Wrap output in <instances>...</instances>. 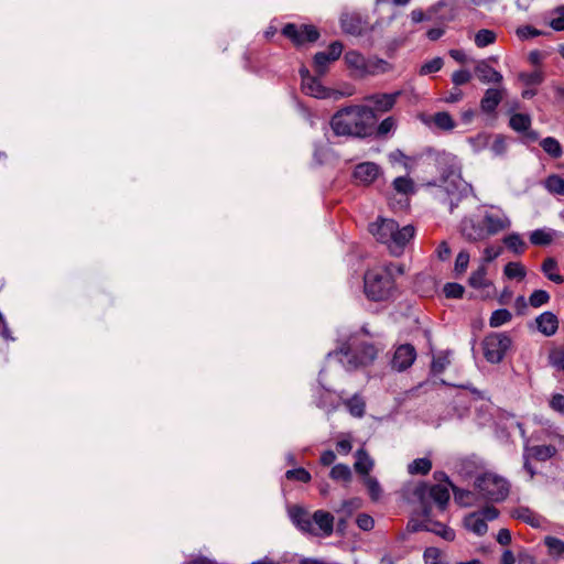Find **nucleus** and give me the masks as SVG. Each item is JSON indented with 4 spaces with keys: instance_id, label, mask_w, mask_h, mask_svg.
<instances>
[{
    "instance_id": "f257e3e1",
    "label": "nucleus",
    "mask_w": 564,
    "mask_h": 564,
    "mask_svg": "<svg viewBox=\"0 0 564 564\" xmlns=\"http://www.w3.org/2000/svg\"><path fill=\"white\" fill-rule=\"evenodd\" d=\"M376 119L371 107L351 105L333 115L330 127L336 135L365 139L373 134Z\"/></svg>"
},
{
    "instance_id": "f03ea898",
    "label": "nucleus",
    "mask_w": 564,
    "mask_h": 564,
    "mask_svg": "<svg viewBox=\"0 0 564 564\" xmlns=\"http://www.w3.org/2000/svg\"><path fill=\"white\" fill-rule=\"evenodd\" d=\"M366 296L371 301L389 300L395 291V282L391 273L380 267L368 270L364 276Z\"/></svg>"
},
{
    "instance_id": "7ed1b4c3",
    "label": "nucleus",
    "mask_w": 564,
    "mask_h": 564,
    "mask_svg": "<svg viewBox=\"0 0 564 564\" xmlns=\"http://www.w3.org/2000/svg\"><path fill=\"white\" fill-rule=\"evenodd\" d=\"M478 497L488 502L503 501L510 491V484L503 477L494 473L478 475L474 481Z\"/></svg>"
},
{
    "instance_id": "20e7f679",
    "label": "nucleus",
    "mask_w": 564,
    "mask_h": 564,
    "mask_svg": "<svg viewBox=\"0 0 564 564\" xmlns=\"http://www.w3.org/2000/svg\"><path fill=\"white\" fill-rule=\"evenodd\" d=\"M343 358L340 361L350 369L361 366H368L377 358L378 349L369 341L351 337L349 341L340 349Z\"/></svg>"
},
{
    "instance_id": "39448f33",
    "label": "nucleus",
    "mask_w": 564,
    "mask_h": 564,
    "mask_svg": "<svg viewBox=\"0 0 564 564\" xmlns=\"http://www.w3.org/2000/svg\"><path fill=\"white\" fill-rule=\"evenodd\" d=\"M511 347L512 338L506 332L489 333L481 341L484 357L490 364H500Z\"/></svg>"
},
{
    "instance_id": "423d86ee",
    "label": "nucleus",
    "mask_w": 564,
    "mask_h": 564,
    "mask_svg": "<svg viewBox=\"0 0 564 564\" xmlns=\"http://www.w3.org/2000/svg\"><path fill=\"white\" fill-rule=\"evenodd\" d=\"M282 34L290 39L296 46L305 43H314L319 37V32L314 25H296L294 23L285 24L282 29Z\"/></svg>"
},
{
    "instance_id": "0eeeda50",
    "label": "nucleus",
    "mask_w": 564,
    "mask_h": 564,
    "mask_svg": "<svg viewBox=\"0 0 564 564\" xmlns=\"http://www.w3.org/2000/svg\"><path fill=\"white\" fill-rule=\"evenodd\" d=\"M415 495L420 498L421 507L431 506L426 499H432L441 510H444L449 501L448 488L444 485H422L416 488Z\"/></svg>"
},
{
    "instance_id": "6e6552de",
    "label": "nucleus",
    "mask_w": 564,
    "mask_h": 564,
    "mask_svg": "<svg viewBox=\"0 0 564 564\" xmlns=\"http://www.w3.org/2000/svg\"><path fill=\"white\" fill-rule=\"evenodd\" d=\"M434 195L441 204L448 207L449 213H453L460 202L467 197L466 188L458 189L455 184L436 186Z\"/></svg>"
},
{
    "instance_id": "1a4fd4ad",
    "label": "nucleus",
    "mask_w": 564,
    "mask_h": 564,
    "mask_svg": "<svg viewBox=\"0 0 564 564\" xmlns=\"http://www.w3.org/2000/svg\"><path fill=\"white\" fill-rule=\"evenodd\" d=\"M343 44L339 41L330 43L327 51L317 52L314 55V68L317 75L323 76L326 74L330 63L337 61L343 53Z\"/></svg>"
},
{
    "instance_id": "9d476101",
    "label": "nucleus",
    "mask_w": 564,
    "mask_h": 564,
    "mask_svg": "<svg viewBox=\"0 0 564 564\" xmlns=\"http://www.w3.org/2000/svg\"><path fill=\"white\" fill-rule=\"evenodd\" d=\"M416 359V350L411 344L400 345L391 359V368L401 372L410 368Z\"/></svg>"
},
{
    "instance_id": "9b49d317",
    "label": "nucleus",
    "mask_w": 564,
    "mask_h": 564,
    "mask_svg": "<svg viewBox=\"0 0 564 564\" xmlns=\"http://www.w3.org/2000/svg\"><path fill=\"white\" fill-rule=\"evenodd\" d=\"M334 516L325 510H316L312 514L313 532L311 535L314 536H329L334 531Z\"/></svg>"
},
{
    "instance_id": "f8f14e48",
    "label": "nucleus",
    "mask_w": 564,
    "mask_h": 564,
    "mask_svg": "<svg viewBox=\"0 0 564 564\" xmlns=\"http://www.w3.org/2000/svg\"><path fill=\"white\" fill-rule=\"evenodd\" d=\"M414 228L406 225L402 228L397 227L395 232L392 234L391 240L388 241V248L392 256L399 257L403 253L405 245L413 238Z\"/></svg>"
},
{
    "instance_id": "ddd939ff",
    "label": "nucleus",
    "mask_w": 564,
    "mask_h": 564,
    "mask_svg": "<svg viewBox=\"0 0 564 564\" xmlns=\"http://www.w3.org/2000/svg\"><path fill=\"white\" fill-rule=\"evenodd\" d=\"M302 77V88L306 95L315 98H327L329 90L324 87L321 80L310 75V72L305 68L300 70Z\"/></svg>"
},
{
    "instance_id": "4468645a",
    "label": "nucleus",
    "mask_w": 564,
    "mask_h": 564,
    "mask_svg": "<svg viewBox=\"0 0 564 564\" xmlns=\"http://www.w3.org/2000/svg\"><path fill=\"white\" fill-rule=\"evenodd\" d=\"M460 232L470 242L482 241L489 238L482 221H475L473 218H464L462 220Z\"/></svg>"
},
{
    "instance_id": "2eb2a0df",
    "label": "nucleus",
    "mask_w": 564,
    "mask_h": 564,
    "mask_svg": "<svg viewBox=\"0 0 564 564\" xmlns=\"http://www.w3.org/2000/svg\"><path fill=\"white\" fill-rule=\"evenodd\" d=\"M398 223L393 219H380L370 224L369 231L381 243H388L392 234L395 232Z\"/></svg>"
},
{
    "instance_id": "dca6fc26",
    "label": "nucleus",
    "mask_w": 564,
    "mask_h": 564,
    "mask_svg": "<svg viewBox=\"0 0 564 564\" xmlns=\"http://www.w3.org/2000/svg\"><path fill=\"white\" fill-rule=\"evenodd\" d=\"M380 174V166L373 162L359 163L354 170V177L356 181L365 185L373 183Z\"/></svg>"
},
{
    "instance_id": "f3484780",
    "label": "nucleus",
    "mask_w": 564,
    "mask_h": 564,
    "mask_svg": "<svg viewBox=\"0 0 564 564\" xmlns=\"http://www.w3.org/2000/svg\"><path fill=\"white\" fill-rule=\"evenodd\" d=\"M401 91L391 94H373L365 97V100L373 105V112H387L393 108Z\"/></svg>"
},
{
    "instance_id": "a211bd4d",
    "label": "nucleus",
    "mask_w": 564,
    "mask_h": 564,
    "mask_svg": "<svg viewBox=\"0 0 564 564\" xmlns=\"http://www.w3.org/2000/svg\"><path fill=\"white\" fill-rule=\"evenodd\" d=\"M289 517L292 523L303 533L313 532L312 516L300 506H293L289 509Z\"/></svg>"
},
{
    "instance_id": "6ab92c4d",
    "label": "nucleus",
    "mask_w": 564,
    "mask_h": 564,
    "mask_svg": "<svg viewBox=\"0 0 564 564\" xmlns=\"http://www.w3.org/2000/svg\"><path fill=\"white\" fill-rule=\"evenodd\" d=\"M481 221L488 237L497 235L510 226L508 217L501 214L486 213Z\"/></svg>"
},
{
    "instance_id": "aec40b11",
    "label": "nucleus",
    "mask_w": 564,
    "mask_h": 564,
    "mask_svg": "<svg viewBox=\"0 0 564 564\" xmlns=\"http://www.w3.org/2000/svg\"><path fill=\"white\" fill-rule=\"evenodd\" d=\"M557 449L554 445H529L528 441L524 443L523 456L531 457L538 462H545L555 456Z\"/></svg>"
},
{
    "instance_id": "412c9836",
    "label": "nucleus",
    "mask_w": 564,
    "mask_h": 564,
    "mask_svg": "<svg viewBox=\"0 0 564 564\" xmlns=\"http://www.w3.org/2000/svg\"><path fill=\"white\" fill-rule=\"evenodd\" d=\"M535 323L538 330L546 337L553 336L558 329V318L550 311L540 314Z\"/></svg>"
},
{
    "instance_id": "4be33fe9",
    "label": "nucleus",
    "mask_w": 564,
    "mask_h": 564,
    "mask_svg": "<svg viewBox=\"0 0 564 564\" xmlns=\"http://www.w3.org/2000/svg\"><path fill=\"white\" fill-rule=\"evenodd\" d=\"M475 74L477 78L484 84H500L502 75L492 68L487 61H479L475 66Z\"/></svg>"
},
{
    "instance_id": "5701e85b",
    "label": "nucleus",
    "mask_w": 564,
    "mask_h": 564,
    "mask_svg": "<svg viewBox=\"0 0 564 564\" xmlns=\"http://www.w3.org/2000/svg\"><path fill=\"white\" fill-rule=\"evenodd\" d=\"M503 98L502 90L488 88L480 100V108L485 113H492Z\"/></svg>"
},
{
    "instance_id": "b1692460",
    "label": "nucleus",
    "mask_w": 564,
    "mask_h": 564,
    "mask_svg": "<svg viewBox=\"0 0 564 564\" xmlns=\"http://www.w3.org/2000/svg\"><path fill=\"white\" fill-rule=\"evenodd\" d=\"M340 25L345 33L360 35L364 31V23L358 14L345 13L340 18Z\"/></svg>"
},
{
    "instance_id": "393cba45",
    "label": "nucleus",
    "mask_w": 564,
    "mask_h": 564,
    "mask_svg": "<svg viewBox=\"0 0 564 564\" xmlns=\"http://www.w3.org/2000/svg\"><path fill=\"white\" fill-rule=\"evenodd\" d=\"M511 517L521 520L533 528H540L543 522V518L528 507L516 508L511 511Z\"/></svg>"
},
{
    "instance_id": "a878e982",
    "label": "nucleus",
    "mask_w": 564,
    "mask_h": 564,
    "mask_svg": "<svg viewBox=\"0 0 564 564\" xmlns=\"http://www.w3.org/2000/svg\"><path fill=\"white\" fill-rule=\"evenodd\" d=\"M464 523L467 530L479 536L484 535L488 530L487 522L478 512H473L465 517Z\"/></svg>"
},
{
    "instance_id": "bb28decb",
    "label": "nucleus",
    "mask_w": 564,
    "mask_h": 564,
    "mask_svg": "<svg viewBox=\"0 0 564 564\" xmlns=\"http://www.w3.org/2000/svg\"><path fill=\"white\" fill-rule=\"evenodd\" d=\"M544 545L547 549V554L553 560H558L564 555V541L552 535H546L543 540Z\"/></svg>"
},
{
    "instance_id": "cd10ccee",
    "label": "nucleus",
    "mask_w": 564,
    "mask_h": 564,
    "mask_svg": "<svg viewBox=\"0 0 564 564\" xmlns=\"http://www.w3.org/2000/svg\"><path fill=\"white\" fill-rule=\"evenodd\" d=\"M354 466L358 474L368 475L373 467V460L364 448H360L356 452V463Z\"/></svg>"
},
{
    "instance_id": "c85d7f7f",
    "label": "nucleus",
    "mask_w": 564,
    "mask_h": 564,
    "mask_svg": "<svg viewBox=\"0 0 564 564\" xmlns=\"http://www.w3.org/2000/svg\"><path fill=\"white\" fill-rule=\"evenodd\" d=\"M422 516L424 518L423 521L410 520L406 524V533H415L419 531H427L430 517H431V506L422 507Z\"/></svg>"
},
{
    "instance_id": "c756f323",
    "label": "nucleus",
    "mask_w": 564,
    "mask_h": 564,
    "mask_svg": "<svg viewBox=\"0 0 564 564\" xmlns=\"http://www.w3.org/2000/svg\"><path fill=\"white\" fill-rule=\"evenodd\" d=\"M451 488L454 494V499L457 503L464 507H470L476 501L477 492H473L470 490H465L456 487L454 484H451Z\"/></svg>"
},
{
    "instance_id": "7c9ffc66",
    "label": "nucleus",
    "mask_w": 564,
    "mask_h": 564,
    "mask_svg": "<svg viewBox=\"0 0 564 564\" xmlns=\"http://www.w3.org/2000/svg\"><path fill=\"white\" fill-rule=\"evenodd\" d=\"M542 272L545 274V276L556 283V284H562L564 282V278L556 273L555 271L557 270V262L555 261V259L553 258H547L543 261L542 263Z\"/></svg>"
},
{
    "instance_id": "2f4dec72",
    "label": "nucleus",
    "mask_w": 564,
    "mask_h": 564,
    "mask_svg": "<svg viewBox=\"0 0 564 564\" xmlns=\"http://www.w3.org/2000/svg\"><path fill=\"white\" fill-rule=\"evenodd\" d=\"M390 69V64L381 58L366 59V67L364 75H378L386 73Z\"/></svg>"
},
{
    "instance_id": "473e14b6",
    "label": "nucleus",
    "mask_w": 564,
    "mask_h": 564,
    "mask_svg": "<svg viewBox=\"0 0 564 564\" xmlns=\"http://www.w3.org/2000/svg\"><path fill=\"white\" fill-rule=\"evenodd\" d=\"M505 246L516 254L524 252L527 245L521 236L517 232H512L503 238Z\"/></svg>"
},
{
    "instance_id": "72a5a7b5",
    "label": "nucleus",
    "mask_w": 564,
    "mask_h": 564,
    "mask_svg": "<svg viewBox=\"0 0 564 564\" xmlns=\"http://www.w3.org/2000/svg\"><path fill=\"white\" fill-rule=\"evenodd\" d=\"M553 239V230L535 229L530 234V242L534 246H549Z\"/></svg>"
},
{
    "instance_id": "f704fd0d",
    "label": "nucleus",
    "mask_w": 564,
    "mask_h": 564,
    "mask_svg": "<svg viewBox=\"0 0 564 564\" xmlns=\"http://www.w3.org/2000/svg\"><path fill=\"white\" fill-rule=\"evenodd\" d=\"M487 275V268L485 264H481L477 270H475L469 279L468 283L470 286L475 289H482L489 285V282L486 278Z\"/></svg>"
},
{
    "instance_id": "c9c22d12",
    "label": "nucleus",
    "mask_w": 564,
    "mask_h": 564,
    "mask_svg": "<svg viewBox=\"0 0 564 564\" xmlns=\"http://www.w3.org/2000/svg\"><path fill=\"white\" fill-rule=\"evenodd\" d=\"M349 413L355 417H362L366 410L364 399L357 394L352 395L345 402Z\"/></svg>"
},
{
    "instance_id": "e433bc0d",
    "label": "nucleus",
    "mask_w": 564,
    "mask_h": 564,
    "mask_svg": "<svg viewBox=\"0 0 564 564\" xmlns=\"http://www.w3.org/2000/svg\"><path fill=\"white\" fill-rule=\"evenodd\" d=\"M432 469V462L429 458H416L408 466L411 475H426Z\"/></svg>"
},
{
    "instance_id": "4c0bfd02",
    "label": "nucleus",
    "mask_w": 564,
    "mask_h": 564,
    "mask_svg": "<svg viewBox=\"0 0 564 564\" xmlns=\"http://www.w3.org/2000/svg\"><path fill=\"white\" fill-rule=\"evenodd\" d=\"M510 127L517 132H524L531 126V117L527 113H514L509 121Z\"/></svg>"
},
{
    "instance_id": "58836bf2",
    "label": "nucleus",
    "mask_w": 564,
    "mask_h": 564,
    "mask_svg": "<svg viewBox=\"0 0 564 564\" xmlns=\"http://www.w3.org/2000/svg\"><path fill=\"white\" fill-rule=\"evenodd\" d=\"M427 531L440 535L446 541H453L455 539L454 530L437 521L430 520Z\"/></svg>"
},
{
    "instance_id": "ea45409f",
    "label": "nucleus",
    "mask_w": 564,
    "mask_h": 564,
    "mask_svg": "<svg viewBox=\"0 0 564 564\" xmlns=\"http://www.w3.org/2000/svg\"><path fill=\"white\" fill-rule=\"evenodd\" d=\"M433 122L438 129L444 131H451L456 126L452 116L446 111L436 112L433 116Z\"/></svg>"
},
{
    "instance_id": "a19ab883",
    "label": "nucleus",
    "mask_w": 564,
    "mask_h": 564,
    "mask_svg": "<svg viewBox=\"0 0 564 564\" xmlns=\"http://www.w3.org/2000/svg\"><path fill=\"white\" fill-rule=\"evenodd\" d=\"M345 62L349 67L359 70L361 74L365 73L366 58L357 51L347 52L345 54Z\"/></svg>"
},
{
    "instance_id": "79ce46f5",
    "label": "nucleus",
    "mask_w": 564,
    "mask_h": 564,
    "mask_svg": "<svg viewBox=\"0 0 564 564\" xmlns=\"http://www.w3.org/2000/svg\"><path fill=\"white\" fill-rule=\"evenodd\" d=\"M540 145L550 156L554 159H557L562 155V147L560 142L553 137L544 138L540 142Z\"/></svg>"
},
{
    "instance_id": "37998d69",
    "label": "nucleus",
    "mask_w": 564,
    "mask_h": 564,
    "mask_svg": "<svg viewBox=\"0 0 564 564\" xmlns=\"http://www.w3.org/2000/svg\"><path fill=\"white\" fill-rule=\"evenodd\" d=\"M314 402L316 406L319 409H324L327 411H333L336 409L332 400L330 393L322 388H318L316 390V397Z\"/></svg>"
},
{
    "instance_id": "c03bdc74",
    "label": "nucleus",
    "mask_w": 564,
    "mask_h": 564,
    "mask_svg": "<svg viewBox=\"0 0 564 564\" xmlns=\"http://www.w3.org/2000/svg\"><path fill=\"white\" fill-rule=\"evenodd\" d=\"M397 128V120L393 117H387L383 119L377 129L373 128V134H376L377 138H384L390 132L394 131Z\"/></svg>"
},
{
    "instance_id": "a18cd8bd",
    "label": "nucleus",
    "mask_w": 564,
    "mask_h": 564,
    "mask_svg": "<svg viewBox=\"0 0 564 564\" xmlns=\"http://www.w3.org/2000/svg\"><path fill=\"white\" fill-rule=\"evenodd\" d=\"M512 318L511 313L506 308H499L492 312L489 318V325L494 328L507 324Z\"/></svg>"
},
{
    "instance_id": "49530a36",
    "label": "nucleus",
    "mask_w": 564,
    "mask_h": 564,
    "mask_svg": "<svg viewBox=\"0 0 564 564\" xmlns=\"http://www.w3.org/2000/svg\"><path fill=\"white\" fill-rule=\"evenodd\" d=\"M549 365L558 371L564 372V348H554L547 356Z\"/></svg>"
},
{
    "instance_id": "de8ad7c7",
    "label": "nucleus",
    "mask_w": 564,
    "mask_h": 564,
    "mask_svg": "<svg viewBox=\"0 0 564 564\" xmlns=\"http://www.w3.org/2000/svg\"><path fill=\"white\" fill-rule=\"evenodd\" d=\"M393 188L404 195L414 193V183L411 178L406 176H399L393 181Z\"/></svg>"
},
{
    "instance_id": "09e8293b",
    "label": "nucleus",
    "mask_w": 564,
    "mask_h": 564,
    "mask_svg": "<svg viewBox=\"0 0 564 564\" xmlns=\"http://www.w3.org/2000/svg\"><path fill=\"white\" fill-rule=\"evenodd\" d=\"M329 476L334 480L348 482L351 479V470L345 464H337L332 468Z\"/></svg>"
},
{
    "instance_id": "8fccbe9b",
    "label": "nucleus",
    "mask_w": 564,
    "mask_h": 564,
    "mask_svg": "<svg viewBox=\"0 0 564 564\" xmlns=\"http://www.w3.org/2000/svg\"><path fill=\"white\" fill-rule=\"evenodd\" d=\"M496 33L488 29L479 30L475 35V44L478 47H485L492 44L496 41Z\"/></svg>"
},
{
    "instance_id": "3c124183",
    "label": "nucleus",
    "mask_w": 564,
    "mask_h": 564,
    "mask_svg": "<svg viewBox=\"0 0 564 564\" xmlns=\"http://www.w3.org/2000/svg\"><path fill=\"white\" fill-rule=\"evenodd\" d=\"M503 273L509 279L522 280L525 276V269L520 262H509L505 265Z\"/></svg>"
},
{
    "instance_id": "603ef678",
    "label": "nucleus",
    "mask_w": 564,
    "mask_h": 564,
    "mask_svg": "<svg viewBox=\"0 0 564 564\" xmlns=\"http://www.w3.org/2000/svg\"><path fill=\"white\" fill-rule=\"evenodd\" d=\"M451 360L448 352H442L438 356L433 357L431 371L434 375H440L447 368Z\"/></svg>"
},
{
    "instance_id": "864d4df0",
    "label": "nucleus",
    "mask_w": 564,
    "mask_h": 564,
    "mask_svg": "<svg viewBox=\"0 0 564 564\" xmlns=\"http://www.w3.org/2000/svg\"><path fill=\"white\" fill-rule=\"evenodd\" d=\"M285 478L288 480H293V481H300V482H303V484H307V482L311 481L312 476H311V474L305 468L299 467V468H294V469H289L285 473Z\"/></svg>"
},
{
    "instance_id": "5fc2aeb1",
    "label": "nucleus",
    "mask_w": 564,
    "mask_h": 564,
    "mask_svg": "<svg viewBox=\"0 0 564 564\" xmlns=\"http://www.w3.org/2000/svg\"><path fill=\"white\" fill-rule=\"evenodd\" d=\"M545 187L550 193L564 195V180L558 175H551L545 181Z\"/></svg>"
},
{
    "instance_id": "6e6d98bb",
    "label": "nucleus",
    "mask_w": 564,
    "mask_h": 564,
    "mask_svg": "<svg viewBox=\"0 0 564 564\" xmlns=\"http://www.w3.org/2000/svg\"><path fill=\"white\" fill-rule=\"evenodd\" d=\"M550 301V294L544 290H535L529 297V304L534 307H541L542 305L547 304Z\"/></svg>"
},
{
    "instance_id": "4d7b16f0",
    "label": "nucleus",
    "mask_w": 564,
    "mask_h": 564,
    "mask_svg": "<svg viewBox=\"0 0 564 564\" xmlns=\"http://www.w3.org/2000/svg\"><path fill=\"white\" fill-rule=\"evenodd\" d=\"M464 291V286L455 282L446 283L443 288V292L447 299H460L463 297Z\"/></svg>"
},
{
    "instance_id": "13d9d810",
    "label": "nucleus",
    "mask_w": 564,
    "mask_h": 564,
    "mask_svg": "<svg viewBox=\"0 0 564 564\" xmlns=\"http://www.w3.org/2000/svg\"><path fill=\"white\" fill-rule=\"evenodd\" d=\"M443 64H444V62L441 57H434L421 66L420 74L429 75L432 73H436V72L441 70V68L443 67Z\"/></svg>"
},
{
    "instance_id": "bf43d9fd",
    "label": "nucleus",
    "mask_w": 564,
    "mask_h": 564,
    "mask_svg": "<svg viewBox=\"0 0 564 564\" xmlns=\"http://www.w3.org/2000/svg\"><path fill=\"white\" fill-rule=\"evenodd\" d=\"M425 564H446L443 561L442 552L437 547H427L424 551Z\"/></svg>"
},
{
    "instance_id": "052dcab7",
    "label": "nucleus",
    "mask_w": 564,
    "mask_h": 564,
    "mask_svg": "<svg viewBox=\"0 0 564 564\" xmlns=\"http://www.w3.org/2000/svg\"><path fill=\"white\" fill-rule=\"evenodd\" d=\"M553 14L555 17L551 20L550 26L555 31H564V6L555 8Z\"/></svg>"
},
{
    "instance_id": "680f3d73",
    "label": "nucleus",
    "mask_w": 564,
    "mask_h": 564,
    "mask_svg": "<svg viewBox=\"0 0 564 564\" xmlns=\"http://www.w3.org/2000/svg\"><path fill=\"white\" fill-rule=\"evenodd\" d=\"M366 486L372 500L377 501L381 496V487L378 480L373 477H367Z\"/></svg>"
},
{
    "instance_id": "e2e57ef3",
    "label": "nucleus",
    "mask_w": 564,
    "mask_h": 564,
    "mask_svg": "<svg viewBox=\"0 0 564 564\" xmlns=\"http://www.w3.org/2000/svg\"><path fill=\"white\" fill-rule=\"evenodd\" d=\"M469 253L466 250H462L455 260V271L457 273H463L466 271L469 263Z\"/></svg>"
},
{
    "instance_id": "0e129e2a",
    "label": "nucleus",
    "mask_w": 564,
    "mask_h": 564,
    "mask_svg": "<svg viewBox=\"0 0 564 564\" xmlns=\"http://www.w3.org/2000/svg\"><path fill=\"white\" fill-rule=\"evenodd\" d=\"M356 523L359 529L364 531H370L375 527V520L367 513H359L356 519Z\"/></svg>"
},
{
    "instance_id": "69168bd1",
    "label": "nucleus",
    "mask_w": 564,
    "mask_h": 564,
    "mask_svg": "<svg viewBox=\"0 0 564 564\" xmlns=\"http://www.w3.org/2000/svg\"><path fill=\"white\" fill-rule=\"evenodd\" d=\"M471 79V74L467 69H459L453 73L452 82L455 86L467 84Z\"/></svg>"
},
{
    "instance_id": "338daca9",
    "label": "nucleus",
    "mask_w": 564,
    "mask_h": 564,
    "mask_svg": "<svg viewBox=\"0 0 564 564\" xmlns=\"http://www.w3.org/2000/svg\"><path fill=\"white\" fill-rule=\"evenodd\" d=\"M517 34L520 39L528 40L531 37L539 36L541 34V31L536 30L535 28H533L531 25H524L517 30Z\"/></svg>"
},
{
    "instance_id": "774afa93",
    "label": "nucleus",
    "mask_w": 564,
    "mask_h": 564,
    "mask_svg": "<svg viewBox=\"0 0 564 564\" xmlns=\"http://www.w3.org/2000/svg\"><path fill=\"white\" fill-rule=\"evenodd\" d=\"M550 406L552 410L564 414V395L561 393L553 394L550 400Z\"/></svg>"
}]
</instances>
